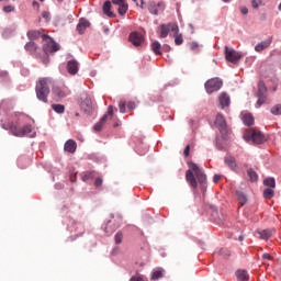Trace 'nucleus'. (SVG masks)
<instances>
[{"label": "nucleus", "instance_id": "nucleus-1", "mask_svg": "<svg viewBox=\"0 0 281 281\" xmlns=\"http://www.w3.org/2000/svg\"><path fill=\"white\" fill-rule=\"evenodd\" d=\"M189 170L186 172V179L190 183L191 188L196 189L199 183L202 188H205V182L207 181V176L203 172V169L194 162H188ZM195 176V177H194ZM196 179L199 183L196 182Z\"/></svg>", "mask_w": 281, "mask_h": 281}, {"label": "nucleus", "instance_id": "nucleus-2", "mask_svg": "<svg viewBox=\"0 0 281 281\" xmlns=\"http://www.w3.org/2000/svg\"><path fill=\"white\" fill-rule=\"evenodd\" d=\"M54 81H52L50 78H40L35 86V93L37 100L41 102H44L47 104L49 102V93L52 90L49 89V86L53 85Z\"/></svg>", "mask_w": 281, "mask_h": 281}, {"label": "nucleus", "instance_id": "nucleus-3", "mask_svg": "<svg viewBox=\"0 0 281 281\" xmlns=\"http://www.w3.org/2000/svg\"><path fill=\"white\" fill-rule=\"evenodd\" d=\"M4 131H10L11 135L14 137H25V135H30L32 133V125H24L23 127H19V122H9L2 125Z\"/></svg>", "mask_w": 281, "mask_h": 281}, {"label": "nucleus", "instance_id": "nucleus-4", "mask_svg": "<svg viewBox=\"0 0 281 281\" xmlns=\"http://www.w3.org/2000/svg\"><path fill=\"white\" fill-rule=\"evenodd\" d=\"M245 142H252V144H265V134L256 130H247L244 134Z\"/></svg>", "mask_w": 281, "mask_h": 281}, {"label": "nucleus", "instance_id": "nucleus-5", "mask_svg": "<svg viewBox=\"0 0 281 281\" xmlns=\"http://www.w3.org/2000/svg\"><path fill=\"white\" fill-rule=\"evenodd\" d=\"M43 38V50L46 56L54 54V52L60 50V45H58L54 40L47 35H42Z\"/></svg>", "mask_w": 281, "mask_h": 281}, {"label": "nucleus", "instance_id": "nucleus-6", "mask_svg": "<svg viewBox=\"0 0 281 281\" xmlns=\"http://www.w3.org/2000/svg\"><path fill=\"white\" fill-rule=\"evenodd\" d=\"M53 98L56 102H60V100L67 98V95H71V91L67 87L54 86L52 89Z\"/></svg>", "mask_w": 281, "mask_h": 281}, {"label": "nucleus", "instance_id": "nucleus-7", "mask_svg": "<svg viewBox=\"0 0 281 281\" xmlns=\"http://www.w3.org/2000/svg\"><path fill=\"white\" fill-rule=\"evenodd\" d=\"M80 109L83 113H91L93 111V99H91V95L83 92L80 97Z\"/></svg>", "mask_w": 281, "mask_h": 281}, {"label": "nucleus", "instance_id": "nucleus-8", "mask_svg": "<svg viewBox=\"0 0 281 281\" xmlns=\"http://www.w3.org/2000/svg\"><path fill=\"white\" fill-rule=\"evenodd\" d=\"M257 98V109H260L262 104H267V86L262 81L258 83Z\"/></svg>", "mask_w": 281, "mask_h": 281}, {"label": "nucleus", "instance_id": "nucleus-9", "mask_svg": "<svg viewBox=\"0 0 281 281\" xmlns=\"http://www.w3.org/2000/svg\"><path fill=\"white\" fill-rule=\"evenodd\" d=\"M112 119H113V105H110L108 108L106 114H104L100 119V121L93 126V131H95L97 133H100V131H102V128H104V124H106V122Z\"/></svg>", "mask_w": 281, "mask_h": 281}, {"label": "nucleus", "instance_id": "nucleus-10", "mask_svg": "<svg viewBox=\"0 0 281 281\" xmlns=\"http://www.w3.org/2000/svg\"><path fill=\"white\" fill-rule=\"evenodd\" d=\"M206 93H214L215 91H220L221 87H223V81L218 78L209 79L205 85Z\"/></svg>", "mask_w": 281, "mask_h": 281}, {"label": "nucleus", "instance_id": "nucleus-11", "mask_svg": "<svg viewBox=\"0 0 281 281\" xmlns=\"http://www.w3.org/2000/svg\"><path fill=\"white\" fill-rule=\"evenodd\" d=\"M215 125L217 126L221 135L224 137H227V121H225V116L223 114H217L215 117Z\"/></svg>", "mask_w": 281, "mask_h": 281}, {"label": "nucleus", "instance_id": "nucleus-12", "mask_svg": "<svg viewBox=\"0 0 281 281\" xmlns=\"http://www.w3.org/2000/svg\"><path fill=\"white\" fill-rule=\"evenodd\" d=\"M148 10L150 12V14H160V12H164V10H166V3L164 1H149L148 3Z\"/></svg>", "mask_w": 281, "mask_h": 281}, {"label": "nucleus", "instance_id": "nucleus-13", "mask_svg": "<svg viewBox=\"0 0 281 281\" xmlns=\"http://www.w3.org/2000/svg\"><path fill=\"white\" fill-rule=\"evenodd\" d=\"M111 2L121 16H124V14L128 12V2H126V0H111Z\"/></svg>", "mask_w": 281, "mask_h": 281}, {"label": "nucleus", "instance_id": "nucleus-14", "mask_svg": "<svg viewBox=\"0 0 281 281\" xmlns=\"http://www.w3.org/2000/svg\"><path fill=\"white\" fill-rule=\"evenodd\" d=\"M225 56L228 63H238L239 59L243 58L240 53L234 50V48H229L228 46H225Z\"/></svg>", "mask_w": 281, "mask_h": 281}, {"label": "nucleus", "instance_id": "nucleus-15", "mask_svg": "<svg viewBox=\"0 0 281 281\" xmlns=\"http://www.w3.org/2000/svg\"><path fill=\"white\" fill-rule=\"evenodd\" d=\"M128 38L130 43H132L134 47H139V45L144 43V35H142L139 32H132Z\"/></svg>", "mask_w": 281, "mask_h": 281}, {"label": "nucleus", "instance_id": "nucleus-16", "mask_svg": "<svg viewBox=\"0 0 281 281\" xmlns=\"http://www.w3.org/2000/svg\"><path fill=\"white\" fill-rule=\"evenodd\" d=\"M103 14H105V16H109L110 19H115V12H113L114 7L113 3L108 0L103 3Z\"/></svg>", "mask_w": 281, "mask_h": 281}, {"label": "nucleus", "instance_id": "nucleus-17", "mask_svg": "<svg viewBox=\"0 0 281 281\" xmlns=\"http://www.w3.org/2000/svg\"><path fill=\"white\" fill-rule=\"evenodd\" d=\"M91 26V22H89V20L85 19V18H81L77 24V32L78 34H85L87 27H90Z\"/></svg>", "mask_w": 281, "mask_h": 281}, {"label": "nucleus", "instance_id": "nucleus-18", "mask_svg": "<svg viewBox=\"0 0 281 281\" xmlns=\"http://www.w3.org/2000/svg\"><path fill=\"white\" fill-rule=\"evenodd\" d=\"M171 32H173V38L176 45H183V35L179 33V26L177 24H172Z\"/></svg>", "mask_w": 281, "mask_h": 281}, {"label": "nucleus", "instance_id": "nucleus-19", "mask_svg": "<svg viewBox=\"0 0 281 281\" xmlns=\"http://www.w3.org/2000/svg\"><path fill=\"white\" fill-rule=\"evenodd\" d=\"M78 61L75 59H71L67 63V71L68 74H70V76H76V74H78Z\"/></svg>", "mask_w": 281, "mask_h": 281}, {"label": "nucleus", "instance_id": "nucleus-20", "mask_svg": "<svg viewBox=\"0 0 281 281\" xmlns=\"http://www.w3.org/2000/svg\"><path fill=\"white\" fill-rule=\"evenodd\" d=\"M273 42V40L268 38L266 41H262L261 43L257 44L255 46V52H265V49H268V47H271V43Z\"/></svg>", "mask_w": 281, "mask_h": 281}, {"label": "nucleus", "instance_id": "nucleus-21", "mask_svg": "<svg viewBox=\"0 0 281 281\" xmlns=\"http://www.w3.org/2000/svg\"><path fill=\"white\" fill-rule=\"evenodd\" d=\"M76 148H78V145L76 144V140H74V139L67 140L64 145V150L66 153H70L71 155H74V153H76Z\"/></svg>", "mask_w": 281, "mask_h": 281}, {"label": "nucleus", "instance_id": "nucleus-22", "mask_svg": "<svg viewBox=\"0 0 281 281\" xmlns=\"http://www.w3.org/2000/svg\"><path fill=\"white\" fill-rule=\"evenodd\" d=\"M224 164H226L231 170H236V168H238V165L236 164V158L232 155L225 156Z\"/></svg>", "mask_w": 281, "mask_h": 281}, {"label": "nucleus", "instance_id": "nucleus-23", "mask_svg": "<svg viewBox=\"0 0 281 281\" xmlns=\"http://www.w3.org/2000/svg\"><path fill=\"white\" fill-rule=\"evenodd\" d=\"M273 232H276V231L263 229V231L257 232V234H258L259 238H261V240H269V238H271L273 236Z\"/></svg>", "mask_w": 281, "mask_h": 281}, {"label": "nucleus", "instance_id": "nucleus-24", "mask_svg": "<svg viewBox=\"0 0 281 281\" xmlns=\"http://www.w3.org/2000/svg\"><path fill=\"white\" fill-rule=\"evenodd\" d=\"M170 30H172V24H162L160 25V38L168 37V34H170Z\"/></svg>", "mask_w": 281, "mask_h": 281}, {"label": "nucleus", "instance_id": "nucleus-25", "mask_svg": "<svg viewBox=\"0 0 281 281\" xmlns=\"http://www.w3.org/2000/svg\"><path fill=\"white\" fill-rule=\"evenodd\" d=\"M24 49L26 52H30V54H36V50L38 49V45H36V43H34V42H29L24 46Z\"/></svg>", "mask_w": 281, "mask_h": 281}, {"label": "nucleus", "instance_id": "nucleus-26", "mask_svg": "<svg viewBox=\"0 0 281 281\" xmlns=\"http://www.w3.org/2000/svg\"><path fill=\"white\" fill-rule=\"evenodd\" d=\"M220 104L222 109H225V106H229V95H227L226 93H222L220 95Z\"/></svg>", "mask_w": 281, "mask_h": 281}, {"label": "nucleus", "instance_id": "nucleus-27", "mask_svg": "<svg viewBox=\"0 0 281 281\" xmlns=\"http://www.w3.org/2000/svg\"><path fill=\"white\" fill-rule=\"evenodd\" d=\"M151 47V52H154V54H156V56H161V44L159 42H154L150 45Z\"/></svg>", "mask_w": 281, "mask_h": 281}, {"label": "nucleus", "instance_id": "nucleus-28", "mask_svg": "<svg viewBox=\"0 0 281 281\" xmlns=\"http://www.w3.org/2000/svg\"><path fill=\"white\" fill-rule=\"evenodd\" d=\"M236 276L240 281H249V274L246 270H237Z\"/></svg>", "mask_w": 281, "mask_h": 281}, {"label": "nucleus", "instance_id": "nucleus-29", "mask_svg": "<svg viewBox=\"0 0 281 281\" xmlns=\"http://www.w3.org/2000/svg\"><path fill=\"white\" fill-rule=\"evenodd\" d=\"M243 122L246 126H254V115L251 114H244Z\"/></svg>", "mask_w": 281, "mask_h": 281}, {"label": "nucleus", "instance_id": "nucleus-30", "mask_svg": "<svg viewBox=\"0 0 281 281\" xmlns=\"http://www.w3.org/2000/svg\"><path fill=\"white\" fill-rule=\"evenodd\" d=\"M237 201L240 203V205H245L247 203V195L243 191L236 192Z\"/></svg>", "mask_w": 281, "mask_h": 281}, {"label": "nucleus", "instance_id": "nucleus-31", "mask_svg": "<svg viewBox=\"0 0 281 281\" xmlns=\"http://www.w3.org/2000/svg\"><path fill=\"white\" fill-rule=\"evenodd\" d=\"M52 109L53 111H55V113H58L59 115H63V113H65V105L63 104H52Z\"/></svg>", "mask_w": 281, "mask_h": 281}, {"label": "nucleus", "instance_id": "nucleus-32", "mask_svg": "<svg viewBox=\"0 0 281 281\" xmlns=\"http://www.w3.org/2000/svg\"><path fill=\"white\" fill-rule=\"evenodd\" d=\"M272 115H281V104L278 103L270 109Z\"/></svg>", "mask_w": 281, "mask_h": 281}, {"label": "nucleus", "instance_id": "nucleus-33", "mask_svg": "<svg viewBox=\"0 0 281 281\" xmlns=\"http://www.w3.org/2000/svg\"><path fill=\"white\" fill-rule=\"evenodd\" d=\"M263 184L270 189H273V188H276V179L267 178L266 180H263Z\"/></svg>", "mask_w": 281, "mask_h": 281}, {"label": "nucleus", "instance_id": "nucleus-34", "mask_svg": "<svg viewBox=\"0 0 281 281\" xmlns=\"http://www.w3.org/2000/svg\"><path fill=\"white\" fill-rule=\"evenodd\" d=\"M38 36H41V32H38V31H29L27 32V37L30 38V41H35V38H38Z\"/></svg>", "mask_w": 281, "mask_h": 281}, {"label": "nucleus", "instance_id": "nucleus-35", "mask_svg": "<svg viewBox=\"0 0 281 281\" xmlns=\"http://www.w3.org/2000/svg\"><path fill=\"white\" fill-rule=\"evenodd\" d=\"M115 245H122V240H124V234L122 232H117L114 236Z\"/></svg>", "mask_w": 281, "mask_h": 281}, {"label": "nucleus", "instance_id": "nucleus-36", "mask_svg": "<svg viewBox=\"0 0 281 281\" xmlns=\"http://www.w3.org/2000/svg\"><path fill=\"white\" fill-rule=\"evenodd\" d=\"M247 175L250 181H258V173L254 169H248Z\"/></svg>", "mask_w": 281, "mask_h": 281}, {"label": "nucleus", "instance_id": "nucleus-37", "mask_svg": "<svg viewBox=\"0 0 281 281\" xmlns=\"http://www.w3.org/2000/svg\"><path fill=\"white\" fill-rule=\"evenodd\" d=\"M263 196H265L266 199H273V196H274L273 189H271V188L265 189V190H263Z\"/></svg>", "mask_w": 281, "mask_h": 281}, {"label": "nucleus", "instance_id": "nucleus-38", "mask_svg": "<svg viewBox=\"0 0 281 281\" xmlns=\"http://www.w3.org/2000/svg\"><path fill=\"white\" fill-rule=\"evenodd\" d=\"M160 278H164V272H161L160 270L153 272L151 280H159Z\"/></svg>", "mask_w": 281, "mask_h": 281}, {"label": "nucleus", "instance_id": "nucleus-39", "mask_svg": "<svg viewBox=\"0 0 281 281\" xmlns=\"http://www.w3.org/2000/svg\"><path fill=\"white\" fill-rule=\"evenodd\" d=\"M2 10L7 14H10V12H14V10H16V8L14 5H12V4H9V5H4Z\"/></svg>", "mask_w": 281, "mask_h": 281}, {"label": "nucleus", "instance_id": "nucleus-40", "mask_svg": "<svg viewBox=\"0 0 281 281\" xmlns=\"http://www.w3.org/2000/svg\"><path fill=\"white\" fill-rule=\"evenodd\" d=\"M260 5H262V0H252V1H251V7H252L255 10H258V8H260Z\"/></svg>", "mask_w": 281, "mask_h": 281}, {"label": "nucleus", "instance_id": "nucleus-41", "mask_svg": "<svg viewBox=\"0 0 281 281\" xmlns=\"http://www.w3.org/2000/svg\"><path fill=\"white\" fill-rule=\"evenodd\" d=\"M119 109L120 113H126V101H120Z\"/></svg>", "mask_w": 281, "mask_h": 281}, {"label": "nucleus", "instance_id": "nucleus-42", "mask_svg": "<svg viewBox=\"0 0 281 281\" xmlns=\"http://www.w3.org/2000/svg\"><path fill=\"white\" fill-rule=\"evenodd\" d=\"M93 177V172H86L82 176V181H89V179H91Z\"/></svg>", "mask_w": 281, "mask_h": 281}, {"label": "nucleus", "instance_id": "nucleus-43", "mask_svg": "<svg viewBox=\"0 0 281 281\" xmlns=\"http://www.w3.org/2000/svg\"><path fill=\"white\" fill-rule=\"evenodd\" d=\"M189 45H190V49H192V52H196V49H199V43H196V42H191Z\"/></svg>", "mask_w": 281, "mask_h": 281}, {"label": "nucleus", "instance_id": "nucleus-44", "mask_svg": "<svg viewBox=\"0 0 281 281\" xmlns=\"http://www.w3.org/2000/svg\"><path fill=\"white\" fill-rule=\"evenodd\" d=\"M130 281H146L143 276H134Z\"/></svg>", "mask_w": 281, "mask_h": 281}, {"label": "nucleus", "instance_id": "nucleus-45", "mask_svg": "<svg viewBox=\"0 0 281 281\" xmlns=\"http://www.w3.org/2000/svg\"><path fill=\"white\" fill-rule=\"evenodd\" d=\"M95 188H100L102 186V178H97L94 181Z\"/></svg>", "mask_w": 281, "mask_h": 281}, {"label": "nucleus", "instance_id": "nucleus-46", "mask_svg": "<svg viewBox=\"0 0 281 281\" xmlns=\"http://www.w3.org/2000/svg\"><path fill=\"white\" fill-rule=\"evenodd\" d=\"M42 16H43V19H45L46 21H49V11H43V12H42Z\"/></svg>", "mask_w": 281, "mask_h": 281}, {"label": "nucleus", "instance_id": "nucleus-47", "mask_svg": "<svg viewBox=\"0 0 281 281\" xmlns=\"http://www.w3.org/2000/svg\"><path fill=\"white\" fill-rule=\"evenodd\" d=\"M136 5H139V8H144V0H132Z\"/></svg>", "mask_w": 281, "mask_h": 281}, {"label": "nucleus", "instance_id": "nucleus-48", "mask_svg": "<svg viewBox=\"0 0 281 281\" xmlns=\"http://www.w3.org/2000/svg\"><path fill=\"white\" fill-rule=\"evenodd\" d=\"M183 155H184V157H189V156H190V145H188V146L184 148Z\"/></svg>", "mask_w": 281, "mask_h": 281}, {"label": "nucleus", "instance_id": "nucleus-49", "mask_svg": "<svg viewBox=\"0 0 281 281\" xmlns=\"http://www.w3.org/2000/svg\"><path fill=\"white\" fill-rule=\"evenodd\" d=\"M127 109H130V111H133V109H135V102L130 101V102L127 103Z\"/></svg>", "mask_w": 281, "mask_h": 281}, {"label": "nucleus", "instance_id": "nucleus-50", "mask_svg": "<svg viewBox=\"0 0 281 281\" xmlns=\"http://www.w3.org/2000/svg\"><path fill=\"white\" fill-rule=\"evenodd\" d=\"M218 181H221V175H214L213 183H218Z\"/></svg>", "mask_w": 281, "mask_h": 281}, {"label": "nucleus", "instance_id": "nucleus-51", "mask_svg": "<svg viewBox=\"0 0 281 281\" xmlns=\"http://www.w3.org/2000/svg\"><path fill=\"white\" fill-rule=\"evenodd\" d=\"M262 260H271V255H269L268 252L263 254Z\"/></svg>", "mask_w": 281, "mask_h": 281}, {"label": "nucleus", "instance_id": "nucleus-52", "mask_svg": "<svg viewBox=\"0 0 281 281\" xmlns=\"http://www.w3.org/2000/svg\"><path fill=\"white\" fill-rule=\"evenodd\" d=\"M240 12H241V14H248L249 13V9H247V7H243L240 9Z\"/></svg>", "mask_w": 281, "mask_h": 281}, {"label": "nucleus", "instance_id": "nucleus-53", "mask_svg": "<svg viewBox=\"0 0 281 281\" xmlns=\"http://www.w3.org/2000/svg\"><path fill=\"white\" fill-rule=\"evenodd\" d=\"M33 8H37L38 9V8H41V4L38 2H36V1H34L33 2Z\"/></svg>", "mask_w": 281, "mask_h": 281}, {"label": "nucleus", "instance_id": "nucleus-54", "mask_svg": "<svg viewBox=\"0 0 281 281\" xmlns=\"http://www.w3.org/2000/svg\"><path fill=\"white\" fill-rule=\"evenodd\" d=\"M76 117H80V113L76 112L75 113Z\"/></svg>", "mask_w": 281, "mask_h": 281}, {"label": "nucleus", "instance_id": "nucleus-55", "mask_svg": "<svg viewBox=\"0 0 281 281\" xmlns=\"http://www.w3.org/2000/svg\"><path fill=\"white\" fill-rule=\"evenodd\" d=\"M70 180H71V181H76V177H71Z\"/></svg>", "mask_w": 281, "mask_h": 281}, {"label": "nucleus", "instance_id": "nucleus-56", "mask_svg": "<svg viewBox=\"0 0 281 281\" xmlns=\"http://www.w3.org/2000/svg\"><path fill=\"white\" fill-rule=\"evenodd\" d=\"M105 232H106V234H109V226H108V227H105Z\"/></svg>", "mask_w": 281, "mask_h": 281}, {"label": "nucleus", "instance_id": "nucleus-57", "mask_svg": "<svg viewBox=\"0 0 281 281\" xmlns=\"http://www.w3.org/2000/svg\"><path fill=\"white\" fill-rule=\"evenodd\" d=\"M239 240L243 241V240H244V237H243V236H239Z\"/></svg>", "mask_w": 281, "mask_h": 281}, {"label": "nucleus", "instance_id": "nucleus-58", "mask_svg": "<svg viewBox=\"0 0 281 281\" xmlns=\"http://www.w3.org/2000/svg\"><path fill=\"white\" fill-rule=\"evenodd\" d=\"M223 1H225V3L229 2V0H223Z\"/></svg>", "mask_w": 281, "mask_h": 281}, {"label": "nucleus", "instance_id": "nucleus-59", "mask_svg": "<svg viewBox=\"0 0 281 281\" xmlns=\"http://www.w3.org/2000/svg\"><path fill=\"white\" fill-rule=\"evenodd\" d=\"M0 1H5V2H8V1H10V0H0Z\"/></svg>", "mask_w": 281, "mask_h": 281}, {"label": "nucleus", "instance_id": "nucleus-60", "mask_svg": "<svg viewBox=\"0 0 281 281\" xmlns=\"http://www.w3.org/2000/svg\"><path fill=\"white\" fill-rule=\"evenodd\" d=\"M30 137H34V134H31Z\"/></svg>", "mask_w": 281, "mask_h": 281}, {"label": "nucleus", "instance_id": "nucleus-61", "mask_svg": "<svg viewBox=\"0 0 281 281\" xmlns=\"http://www.w3.org/2000/svg\"><path fill=\"white\" fill-rule=\"evenodd\" d=\"M40 1H42V2H43V1H45V0H40Z\"/></svg>", "mask_w": 281, "mask_h": 281}, {"label": "nucleus", "instance_id": "nucleus-62", "mask_svg": "<svg viewBox=\"0 0 281 281\" xmlns=\"http://www.w3.org/2000/svg\"><path fill=\"white\" fill-rule=\"evenodd\" d=\"M58 1H63V0H58Z\"/></svg>", "mask_w": 281, "mask_h": 281}]
</instances>
